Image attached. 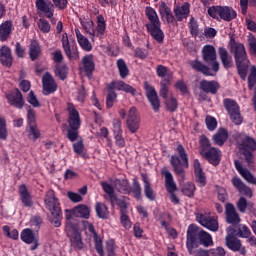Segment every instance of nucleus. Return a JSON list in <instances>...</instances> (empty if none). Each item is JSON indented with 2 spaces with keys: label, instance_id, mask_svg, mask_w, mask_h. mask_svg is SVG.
I'll use <instances>...</instances> for the list:
<instances>
[{
  "label": "nucleus",
  "instance_id": "052dcab7",
  "mask_svg": "<svg viewBox=\"0 0 256 256\" xmlns=\"http://www.w3.org/2000/svg\"><path fill=\"white\" fill-rule=\"evenodd\" d=\"M41 225H43V218H41V216L35 215L30 219V227H32L34 231H39Z\"/></svg>",
  "mask_w": 256,
  "mask_h": 256
},
{
  "label": "nucleus",
  "instance_id": "a18cd8bd",
  "mask_svg": "<svg viewBox=\"0 0 256 256\" xmlns=\"http://www.w3.org/2000/svg\"><path fill=\"white\" fill-rule=\"evenodd\" d=\"M55 74L61 81H65L69 75V67L66 64H56L55 65Z\"/></svg>",
  "mask_w": 256,
  "mask_h": 256
},
{
  "label": "nucleus",
  "instance_id": "f3484780",
  "mask_svg": "<svg viewBox=\"0 0 256 256\" xmlns=\"http://www.w3.org/2000/svg\"><path fill=\"white\" fill-rule=\"evenodd\" d=\"M196 220L202 227L208 229V231H213L214 233L219 231V222L215 216L209 214L198 213L196 214Z\"/></svg>",
  "mask_w": 256,
  "mask_h": 256
},
{
  "label": "nucleus",
  "instance_id": "b1692460",
  "mask_svg": "<svg viewBox=\"0 0 256 256\" xmlns=\"http://www.w3.org/2000/svg\"><path fill=\"white\" fill-rule=\"evenodd\" d=\"M199 89L204 93H208L210 95H217V93L221 89V84H219L216 80L203 79L199 83Z\"/></svg>",
  "mask_w": 256,
  "mask_h": 256
},
{
  "label": "nucleus",
  "instance_id": "412c9836",
  "mask_svg": "<svg viewBox=\"0 0 256 256\" xmlns=\"http://www.w3.org/2000/svg\"><path fill=\"white\" fill-rule=\"evenodd\" d=\"M106 89H111L112 91H124V93H129L133 97L137 95V89L133 86L125 83L123 80L112 81L111 83L106 85Z\"/></svg>",
  "mask_w": 256,
  "mask_h": 256
},
{
  "label": "nucleus",
  "instance_id": "e433bc0d",
  "mask_svg": "<svg viewBox=\"0 0 256 256\" xmlns=\"http://www.w3.org/2000/svg\"><path fill=\"white\" fill-rule=\"evenodd\" d=\"M74 217H79L80 219H89L91 216V209L85 204H80L72 209Z\"/></svg>",
  "mask_w": 256,
  "mask_h": 256
},
{
  "label": "nucleus",
  "instance_id": "bb28decb",
  "mask_svg": "<svg viewBox=\"0 0 256 256\" xmlns=\"http://www.w3.org/2000/svg\"><path fill=\"white\" fill-rule=\"evenodd\" d=\"M231 183L235 189L240 192L241 195H244V197H248V199H251L253 197V190L251 187L247 186L241 179L237 176L233 177L231 180Z\"/></svg>",
  "mask_w": 256,
  "mask_h": 256
},
{
  "label": "nucleus",
  "instance_id": "5fc2aeb1",
  "mask_svg": "<svg viewBox=\"0 0 256 256\" xmlns=\"http://www.w3.org/2000/svg\"><path fill=\"white\" fill-rule=\"evenodd\" d=\"M197 188L195 187V184L192 182H187L184 184L182 188V193L185 195V197H195V191Z\"/></svg>",
  "mask_w": 256,
  "mask_h": 256
},
{
  "label": "nucleus",
  "instance_id": "4be33fe9",
  "mask_svg": "<svg viewBox=\"0 0 256 256\" xmlns=\"http://www.w3.org/2000/svg\"><path fill=\"white\" fill-rule=\"evenodd\" d=\"M42 87H43V95H51L57 91V83L55 79L51 75V73L46 72L42 77Z\"/></svg>",
  "mask_w": 256,
  "mask_h": 256
},
{
  "label": "nucleus",
  "instance_id": "774afa93",
  "mask_svg": "<svg viewBox=\"0 0 256 256\" xmlns=\"http://www.w3.org/2000/svg\"><path fill=\"white\" fill-rule=\"evenodd\" d=\"M115 249H116L115 241L109 240L106 242V252L108 256H115L116 255Z\"/></svg>",
  "mask_w": 256,
  "mask_h": 256
},
{
  "label": "nucleus",
  "instance_id": "39448f33",
  "mask_svg": "<svg viewBox=\"0 0 256 256\" xmlns=\"http://www.w3.org/2000/svg\"><path fill=\"white\" fill-rule=\"evenodd\" d=\"M44 205L50 211L52 218L50 219L54 227H61V219L63 212L61 211V203L53 190H48L44 196Z\"/></svg>",
  "mask_w": 256,
  "mask_h": 256
},
{
  "label": "nucleus",
  "instance_id": "f257e3e1",
  "mask_svg": "<svg viewBox=\"0 0 256 256\" xmlns=\"http://www.w3.org/2000/svg\"><path fill=\"white\" fill-rule=\"evenodd\" d=\"M202 61L206 64L198 59L190 61V67L193 71L201 73L204 77H215L219 73V62L217 61V50H215V46L209 44L203 46Z\"/></svg>",
  "mask_w": 256,
  "mask_h": 256
},
{
  "label": "nucleus",
  "instance_id": "c756f323",
  "mask_svg": "<svg viewBox=\"0 0 256 256\" xmlns=\"http://www.w3.org/2000/svg\"><path fill=\"white\" fill-rule=\"evenodd\" d=\"M42 53L43 48H41L39 41L37 39H31L28 46V55L30 57V61H37V59L41 57Z\"/></svg>",
  "mask_w": 256,
  "mask_h": 256
},
{
  "label": "nucleus",
  "instance_id": "0eeeda50",
  "mask_svg": "<svg viewBox=\"0 0 256 256\" xmlns=\"http://www.w3.org/2000/svg\"><path fill=\"white\" fill-rule=\"evenodd\" d=\"M200 145V155L213 165V167H217L219 163H221L222 153L221 150L211 146V141L205 135H201L199 138Z\"/></svg>",
  "mask_w": 256,
  "mask_h": 256
},
{
  "label": "nucleus",
  "instance_id": "c9c22d12",
  "mask_svg": "<svg viewBox=\"0 0 256 256\" xmlns=\"http://www.w3.org/2000/svg\"><path fill=\"white\" fill-rule=\"evenodd\" d=\"M141 177L144 183V195L146 199H148L149 201H155L156 199L155 191L151 187V181H149V176H147V174L145 173H142Z\"/></svg>",
  "mask_w": 256,
  "mask_h": 256
},
{
  "label": "nucleus",
  "instance_id": "f03ea898",
  "mask_svg": "<svg viewBox=\"0 0 256 256\" xmlns=\"http://www.w3.org/2000/svg\"><path fill=\"white\" fill-rule=\"evenodd\" d=\"M213 247V236L195 224H190L186 233V247L190 255L198 247Z\"/></svg>",
  "mask_w": 256,
  "mask_h": 256
},
{
  "label": "nucleus",
  "instance_id": "13d9d810",
  "mask_svg": "<svg viewBox=\"0 0 256 256\" xmlns=\"http://www.w3.org/2000/svg\"><path fill=\"white\" fill-rule=\"evenodd\" d=\"M251 235L252 233L251 229H249V226L242 225L238 228L237 236L240 237L241 239H249Z\"/></svg>",
  "mask_w": 256,
  "mask_h": 256
},
{
  "label": "nucleus",
  "instance_id": "423d86ee",
  "mask_svg": "<svg viewBox=\"0 0 256 256\" xmlns=\"http://www.w3.org/2000/svg\"><path fill=\"white\" fill-rule=\"evenodd\" d=\"M68 111V129H67V140L71 143H75L79 139V129H81V116L79 111L75 108V105L71 102L67 104Z\"/></svg>",
  "mask_w": 256,
  "mask_h": 256
},
{
  "label": "nucleus",
  "instance_id": "8fccbe9b",
  "mask_svg": "<svg viewBox=\"0 0 256 256\" xmlns=\"http://www.w3.org/2000/svg\"><path fill=\"white\" fill-rule=\"evenodd\" d=\"M117 68L119 71V75L121 79H126L129 76V67H127V63H125L124 59L117 60Z\"/></svg>",
  "mask_w": 256,
  "mask_h": 256
},
{
  "label": "nucleus",
  "instance_id": "3c124183",
  "mask_svg": "<svg viewBox=\"0 0 256 256\" xmlns=\"http://www.w3.org/2000/svg\"><path fill=\"white\" fill-rule=\"evenodd\" d=\"M104 193H107L108 196L105 197L106 201H112L117 194H115V188L107 182L100 183Z\"/></svg>",
  "mask_w": 256,
  "mask_h": 256
},
{
  "label": "nucleus",
  "instance_id": "0e129e2a",
  "mask_svg": "<svg viewBox=\"0 0 256 256\" xmlns=\"http://www.w3.org/2000/svg\"><path fill=\"white\" fill-rule=\"evenodd\" d=\"M27 101L30 105H32V107L35 108H39L41 107V103L39 102V100L37 99V96L35 95V92H33V90H31L27 96Z\"/></svg>",
  "mask_w": 256,
  "mask_h": 256
},
{
  "label": "nucleus",
  "instance_id": "58836bf2",
  "mask_svg": "<svg viewBox=\"0 0 256 256\" xmlns=\"http://www.w3.org/2000/svg\"><path fill=\"white\" fill-rule=\"evenodd\" d=\"M227 139H229V132L225 128H220L217 133L213 135V141L218 147H223Z\"/></svg>",
  "mask_w": 256,
  "mask_h": 256
},
{
  "label": "nucleus",
  "instance_id": "ddd939ff",
  "mask_svg": "<svg viewBox=\"0 0 256 256\" xmlns=\"http://www.w3.org/2000/svg\"><path fill=\"white\" fill-rule=\"evenodd\" d=\"M161 175L165 179V189L167 193L170 195V201L174 205H179L180 201L179 197H177V194L175 192L177 191V183H175V179L173 178V174L171 171L165 169L161 171Z\"/></svg>",
  "mask_w": 256,
  "mask_h": 256
},
{
  "label": "nucleus",
  "instance_id": "2f4dec72",
  "mask_svg": "<svg viewBox=\"0 0 256 256\" xmlns=\"http://www.w3.org/2000/svg\"><path fill=\"white\" fill-rule=\"evenodd\" d=\"M96 23L97 27L96 29L92 28L90 37H103V35H105V31H107V22L105 21V17L103 15H98Z\"/></svg>",
  "mask_w": 256,
  "mask_h": 256
},
{
  "label": "nucleus",
  "instance_id": "6e6552de",
  "mask_svg": "<svg viewBox=\"0 0 256 256\" xmlns=\"http://www.w3.org/2000/svg\"><path fill=\"white\" fill-rule=\"evenodd\" d=\"M176 151L177 155H172L170 158V165L173 167V171L177 177H180L182 181H185V169H189V156L185 147L182 144H178Z\"/></svg>",
  "mask_w": 256,
  "mask_h": 256
},
{
  "label": "nucleus",
  "instance_id": "79ce46f5",
  "mask_svg": "<svg viewBox=\"0 0 256 256\" xmlns=\"http://www.w3.org/2000/svg\"><path fill=\"white\" fill-rule=\"evenodd\" d=\"M70 241L73 247L78 249V251H83V249H85V243H83V237L81 236V232H79V230L74 229L72 231V236Z\"/></svg>",
  "mask_w": 256,
  "mask_h": 256
},
{
  "label": "nucleus",
  "instance_id": "603ef678",
  "mask_svg": "<svg viewBox=\"0 0 256 256\" xmlns=\"http://www.w3.org/2000/svg\"><path fill=\"white\" fill-rule=\"evenodd\" d=\"M2 231L8 239H12V241H18L19 240V230L12 229L11 227L5 225L2 227Z\"/></svg>",
  "mask_w": 256,
  "mask_h": 256
},
{
  "label": "nucleus",
  "instance_id": "7c9ffc66",
  "mask_svg": "<svg viewBox=\"0 0 256 256\" xmlns=\"http://www.w3.org/2000/svg\"><path fill=\"white\" fill-rule=\"evenodd\" d=\"M194 176L199 187H205V185H207V176L205 175L203 168H201V162H199L198 159L194 160Z\"/></svg>",
  "mask_w": 256,
  "mask_h": 256
},
{
  "label": "nucleus",
  "instance_id": "2eb2a0df",
  "mask_svg": "<svg viewBox=\"0 0 256 256\" xmlns=\"http://www.w3.org/2000/svg\"><path fill=\"white\" fill-rule=\"evenodd\" d=\"M242 155H244L246 162L251 164L253 162V151H256V141L251 136H246L239 146Z\"/></svg>",
  "mask_w": 256,
  "mask_h": 256
},
{
  "label": "nucleus",
  "instance_id": "473e14b6",
  "mask_svg": "<svg viewBox=\"0 0 256 256\" xmlns=\"http://www.w3.org/2000/svg\"><path fill=\"white\" fill-rule=\"evenodd\" d=\"M0 63L3 67L13 66V54L11 53V48L6 45L0 48Z\"/></svg>",
  "mask_w": 256,
  "mask_h": 256
},
{
  "label": "nucleus",
  "instance_id": "dca6fc26",
  "mask_svg": "<svg viewBox=\"0 0 256 256\" xmlns=\"http://www.w3.org/2000/svg\"><path fill=\"white\" fill-rule=\"evenodd\" d=\"M144 89L146 91V97L155 113H159L161 109V100H159V95L155 87L151 86L149 82H144Z\"/></svg>",
  "mask_w": 256,
  "mask_h": 256
},
{
  "label": "nucleus",
  "instance_id": "4c0bfd02",
  "mask_svg": "<svg viewBox=\"0 0 256 256\" xmlns=\"http://www.w3.org/2000/svg\"><path fill=\"white\" fill-rule=\"evenodd\" d=\"M82 64L86 77H91L93 71H95V62L93 61V55H86L82 58Z\"/></svg>",
  "mask_w": 256,
  "mask_h": 256
},
{
  "label": "nucleus",
  "instance_id": "f8f14e48",
  "mask_svg": "<svg viewBox=\"0 0 256 256\" xmlns=\"http://www.w3.org/2000/svg\"><path fill=\"white\" fill-rule=\"evenodd\" d=\"M225 244L230 251H233V253H239L241 256H247V248H245L241 240L235 236V229L233 227H228Z\"/></svg>",
  "mask_w": 256,
  "mask_h": 256
},
{
  "label": "nucleus",
  "instance_id": "f704fd0d",
  "mask_svg": "<svg viewBox=\"0 0 256 256\" xmlns=\"http://www.w3.org/2000/svg\"><path fill=\"white\" fill-rule=\"evenodd\" d=\"M11 33H13V22L11 20H6L0 24V41H7L11 37Z\"/></svg>",
  "mask_w": 256,
  "mask_h": 256
},
{
  "label": "nucleus",
  "instance_id": "bf43d9fd",
  "mask_svg": "<svg viewBox=\"0 0 256 256\" xmlns=\"http://www.w3.org/2000/svg\"><path fill=\"white\" fill-rule=\"evenodd\" d=\"M7 120L4 117H0V139L7 141Z\"/></svg>",
  "mask_w": 256,
  "mask_h": 256
},
{
  "label": "nucleus",
  "instance_id": "9b49d317",
  "mask_svg": "<svg viewBox=\"0 0 256 256\" xmlns=\"http://www.w3.org/2000/svg\"><path fill=\"white\" fill-rule=\"evenodd\" d=\"M223 107L225 111H227L230 121H232L234 125H241L243 123L241 107H239V104L236 100H233L231 98H224Z\"/></svg>",
  "mask_w": 256,
  "mask_h": 256
},
{
  "label": "nucleus",
  "instance_id": "de8ad7c7",
  "mask_svg": "<svg viewBox=\"0 0 256 256\" xmlns=\"http://www.w3.org/2000/svg\"><path fill=\"white\" fill-rule=\"evenodd\" d=\"M112 208H115V205L120 208V213H128L127 212V201H125V198H119L117 195L113 200L109 201Z\"/></svg>",
  "mask_w": 256,
  "mask_h": 256
},
{
  "label": "nucleus",
  "instance_id": "338daca9",
  "mask_svg": "<svg viewBox=\"0 0 256 256\" xmlns=\"http://www.w3.org/2000/svg\"><path fill=\"white\" fill-rule=\"evenodd\" d=\"M248 49H249L250 55H252L253 57H256V38L254 36H252L248 40Z\"/></svg>",
  "mask_w": 256,
  "mask_h": 256
},
{
  "label": "nucleus",
  "instance_id": "680f3d73",
  "mask_svg": "<svg viewBox=\"0 0 256 256\" xmlns=\"http://www.w3.org/2000/svg\"><path fill=\"white\" fill-rule=\"evenodd\" d=\"M38 28L42 33H49L51 31V24L44 18H40L38 21Z\"/></svg>",
  "mask_w": 256,
  "mask_h": 256
},
{
  "label": "nucleus",
  "instance_id": "4d7b16f0",
  "mask_svg": "<svg viewBox=\"0 0 256 256\" xmlns=\"http://www.w3.org/2000/svg\"><path fill=\"white\" fill-rule=\"evenodd\" d=\"M27 124L28 126L37 125V113L33 108H31V106H28L27 109Z\"/></svg>",
  "mask_w": 256,
  "mask_h": 256
},
{
  "label": "nucleus",
  "instance_id": "4468645a",
  "mask_svg": "<svg viewBox=\"0 0 256 256\" xmlns=\"http://www.w3.org/2000/svg\"><path fill=\"white\" fill-rule=\"evenodd\" d=\"M62 49L69 61H79V48L75 40L69 41L67 33L62 35Z\"/></svg>",
  "mask_w": 256,
  "mask_h": 256
},
{
  "label": "nucleus",
  "instance_id": "a878e982",
  "mask_svg": "<svg viewBox=\"0 0 256 256\" xmlns=\"http://www.w3.org/2000/svg\"><path fill=\"white\" fill-rule=\"evenodd\" d=\"M18 193L20 195V200L23 207H27L28 209H31L34 205V202H33V196L29 192L27 185L25 184L20 185L18 188Z\"/></svg>",
  "mask_w": 256,
  "mask_h": 256
},
{
  "label": "nucleus",
  "instance_id": "aec40b11",
  "mask_svg": "<svg viewBox=\"0 0 256 256\" xmlns=\"http://www.w3.org/2000/svg\"><path fill=\"white\" fill-rule=\"evenodd\" d=\"M20 239L26 245H32L30 246V251H36V249H39V238L35 236L33 229H23L20 233Z\"/></svg>",
  "mask_w": 256,
  "mask_h": 256
},
{
  "label": "nucleus",
  "instance_id": "e2e57ef3",
  "mask_svg": "<svg viewBox=\"0 0 256 256\" xmlns=\"http://www.w3.org/2000/svg\"><path fill=\"white\" fill-rule=\"evenodd\" d=\"M205 124L208 131H215L217 129V119L213 116H206Z\"/></svg>",
  "mask_w": 256,
  "mask_h": 256
},
{
  "label": "nucleus",
  "instance_id": "72a5a7b5",
  "mask_svg": "<svg viewBox=\"0 0 256 256\" xmlns=\"http://www.w3.org/2000/svg\"><path fill=\"white\" fill-rule=\"evenodd\" d=\"M88 231L94 236L95 250L98 255L105 256V251L103 250V239L101 236H99V234H97V231H95V226L93 224H89Z\"/></svg>",
  "mask_w": 256,
  "mask_h": 256
},
{
  "label": "nucleus",
  "instance_id": "6ab92c4d",
  "mask_svg": "<svg viewBox=\"0 0 256 256\" xmlns=\"http://www.w3.org/2000/svg\"><path fill=\"white\" fill-rule=\"evenodd\" d=\"M36 8L38 11L43 13L47 19H50L53 25L57 23V19L53 17V15H55V8L53 7V2L45 0H36Z\"/></svg>",
  "mask_w": 256,
  "mask_h": 256
},
{
  "label": "nucleus",
  "instance_id": "c03bdc74",
  "mask_svg": "<svg viewBox=\"0 0 256 256\" xmlns=\"http://www.w3.org/2000/svg\"><path fill=\"white\" fill-rule=\"evenodd\" d=\"M170 85H171V78H169V76H167V78H164L161 80L159 93H160V97H162V99L169 98Z\"/></svg>",
  "mask_w": 256,
  "mask_h": 256
},
{
  "label": "nucleus",
  "instance_id": "ea45409f",
  "mask_svg": "<svg viewBox=\"0 0 256 256\" xmlns=\"http://www.w3.org/2000/svg\"><path fill=\"white\" fill-rule=\"evenodd\" d=\"M218 53L224 69H231V67H233V57L229 55L227 49H225L224 47H220Z\"/></svg>",
  "mask_w": 256,
  "mask_h": 256
},
{
  "label": "nucleus",
  "instance_id": "cd10ccee",
  "mask_svg": "<svg viewBox=\"0 0 256 256\" xmlns=\"http://www.w3.org/2000/svg\"><path fill=\"white\" fill-rule=\"evenodd\" d=\"M225 213H226V221L230 225H239L241 223V218L235 210V206L232 203H227L225 206Z\"/></svg>",
  "mask_w": 256,
  "mask_h": 256
},
{
  "label": "nucleus",
  "instance_id": "49530a36",
  "mask_svg": "<svg viewBox=\"0 0 256 256\" xmlns=\"http://www.w3.org/2000/svg\"><path fill=\"white\" fill-rule=\"evenodd\" d=\"M112 208H115V205L120 208V213H128L127 212V201H125V198H119L117 195L113 200L109 201Z\"/></svg>",
  "mask_w": 256,
  "mask_h": 256
},
{
  "label": "nucleus",
  "instance_id": "a19ab883",
  "mask_svg": "<svg viewBox=\"0 0 256 256\" xmlns=\"http://www.w3.org/2000/svg\"><path fill=\"white\" fill-rule=\"evenodd\" d=\"M75 33H76V39L81 49L87 52L91 51L93 49V45H91V42H89V39H87L85 36H83V34H81V31L79 30V28H75Z\"/></svg>",
  "mask_w": 256,
  "mask_h": 256
},
{
  "label": "nucleus",
  "instance_id": "69168bd1",
  "mask_svg": "<svg viewBox=\"0 0 256 256\" xmlns=\"http://www.w3.org/2000/svg\"><path fill=\"white\" fill-rule=\"evenodd\" d=\"M120 222L124 229H131V219L127 215V212L120 213Z\"/></svg>",
  "mask_w": 256,
  "mask_h": 256
},
{
  "label": "nucleus",
  "instance_id": "7ed1b4c3",
  "mask_svg": "<svg viewBox=\"0 0 256 256\" xmlns=\"http://www.w3.org/2000/svg\"><path fill=\"white\" fill-rule=\"evenodd\" d=\"M231 52L234 55L238 75L240 79L245 81L247 78V69H249V58L247 57V50H245V45L235 41L230 40Z\"/></svg>",
  "mask_w": 256,
  "mask_h": 256
},
{
  "label": "nucleus",
  "instance_id": "37998d69",
  "mask_svg": "<svg viewBox=\"0 0 256 256\" xmlns=\"http://www.w3.org/2000/svg\"><path fill=\"white\" fill-rule=\"evenodd\" d=\"M95 211H96V216L98 219H109V207L105 205L103 202H97L95 204Z\"/></svg>",
  "mask_w": 256,
  "mask_h": 256
},
{
  "label": "nucleus",
  "instance_id": "a211bd4d",
  "mask_svg": "<svg viewBox=\"0 0 256 256\" xmlns=\"http://www.w3.org/2000/svg\"><path fill=\"white\" fill-rule=\"evenodd\" d=\"M5 97L10 107H15V109H23L25 107V98H23V93L19 88L9 91Z\"/></svg>",
  "mask_w": 256,
  "mask_h": 256
},
{
  "label": "nucleus",
  "instance_id": "393cba45",
  "mask_svg": "<svg viewBox=\"0 0 256 256\" xmlns=\"http://www.w3.org/2000/svg\"><path fill=\"white\" fill-rule=\"evenodd\" d=\"M158 11L164 23H167L168 25H173V23H175L176 21L175 15H173V11L169 6H167V3H165L164 1H161L159 4Z\"/></svg>",
  "mask_w": 256,
  "mask_h": 256
},
{
  "label": "nucleus",
  "instance_id": "20e7f679",
  "mask_svg": "<svg viewBox=\"0 0 256 256\" xmlns=\"http://www.w3.org/2000/svg\"><path fill=\"white\" fill-rule=\"evenodd\" d=\"M145 15L149 21V23L145 24L147 32L151 35L154 41L157 43H163L165 33L161 29V20H159L157 11L151 6H146Z\"/></svg>",
  "mask_w": 256,
  "mask_h": 256
},
{
  "label": "nucleus",
  "instance_id": "6e6d98bb",
  "mask_svg": "<svg viewBox=\"0 0 256 256\" xmlns=\"http://www.w3.org/2000/svg\"><path fill=\"white\" fill-rule=\"evenodd\" d=\"M29 127L28 137L31 141H36L41 137V130L37 128V124H31Z\"/></svg>",
  "mask_w": 256,
  "mask_h": 256
},
{
  "label": "nucleus",
  "instance_id": "864d4df0",
  "mask_svg": "<svg viewBox=\"0 0 256 256\" xmlns=\"http://www.w3.org/2000/svg\"><path fill=\"white\" fill-rule=\"evenodd\" d=\"M106 107L107 109H111L113 105H115V101H117V92L115 90L106 89Z\"/></svg>",
  "mask_w": 256,
  "mask_h": 256
},
{
  "label": "nucleus",
  "instance_id": "09e8293b",
  "mask_svg": "<svg viewBox=\"0 0 256 256\" xmlns=\"http://www.w3.org/2000/svg\"><path fill=\"white\" fill-rule=\"evenodd\" d=\"M179 107V102L177 101V98L174 96H170L169 98L165 99V108L166 111H169V113H175Z\"/></svg>",
  "mask_w": 256,
  "mask_h": 256
},
{
  "label": "nucleus",
  "instance_id": "1a4fd4ad",
  "mask_svg": "<svg viewBox=\"0 0 256 256\" xmlns=\"http://www.w3.org/2000/svg\"><path fill=\"white\" fill-rule=\"evenodd\" d=\"M114 187L118 193H122L123 195L132 193L136 201H141L142 199L141 183H139L137 177L133 178L132 188L129 186V180L127 179H116L114 181Z\"/></svg>",
  "mask_w": 256,
  "mask_h": 256
},
{
  "label": "nucleus",
  "instance_id": "c85d7f7f",
  "mask_svg": "<svg viewBox=\"0 0 256 256\" xmlns=\"http://www.w3.org/2000/svg\"><path fill=\"white\" fill-rule=\"evenodd\" d=\"M191 14V4L189 2H185L182 6H176L174 8V15L176 21L181 23L184 19H188Z\"/></svg>",
  "mask_w": 256,
  "mask_h": 256
},
{
  "label": "nucleus",
  "instance_id": "5701e85b",
  "mask_svg": "<svg viewBox=\"0 0 256 256\" xmlns=\"http://www.w3.org/2000/svg\"><path fill=\"white\" fill-rule=\"evenodd\" d=\"M126 125L130 133H137V131H139L140 122H139V117H137L136 107L130 108L128 112V118L126 120Z\"/></svg>",
  "mask_w": 256,
  "mask_h": 256
},
{
  "label": "nucleus",
  "instance_id": "9d476101",
  "mask_svg": "<svg viewBox=\"0 0 256 256\" xmlns=\"http://www.w3.org/2000/svg\"><path fill=\"white\" fill-rule=\"evenodd\" d=\"M207 13L209 17L215 19V21H233L237 19V11L231 6H211L208 7Z\"/></svg>",
  "mask_w": 256,
  "mask_h": 256
}]
</instances>
